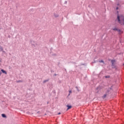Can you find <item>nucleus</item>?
I'll list each match as a JSON object with an SVG mask.
<instances>
[{"instance_id": "nucleus-5", "label": "nucleus", "mask_w": 124, "mask_h": 124, "mask_svg": "<svg viewBox=\"0 0 124 124\" xmlns=\"http://www.w3.org/2000/svg\"><path fill=\"white\" fill-rule=\"evenodd\" d=\"M117 31H118L119 34H121V33H123V32H122V31H121V30L120 29H118Z\"/></svg>"}, {"instance_id": "nucleus-17", "label": "nucleus", "mask_w": 124, "mask_h": 124, "mask_svg": "<svg viewBox=\"0 0 124 124\" xmlns=\"http://www.w3.org/2000/svg\"><path fill=\"white\" fill-rule=\"evenodd\" d=\"M54 76H57V75H56V74H54Z\"/></svg>"}, {"instance_id": "nucleus-13", "label": "nucleus", "mask_w": 124, "mask_h": 124, "mask_svg": "<svg viewBox=\"0 0 124 124\" xmlns=\"http://www.w3.org/2000/svg\"><path fill=\"white\" fill-rule=\"evenodd\" d=\"M113 30V31H118V29H117V28H114Z\"/></svg>"}, {"instance_id": "nucleus-19", "label": "nucleus", "mask_w": 124, "mask_h": 124, "mask_svg": "<svg viewBox=\"0 0 124 124\" xmlns=\"http://www.w3.org/2000/svg\"><path fill=\"white\" fill-rule=\"evenodd\" d=\"M60 114H61V113H60V112H59V113H58V115H60Z\"/></svg>"}, {"instance_id": "nucleus-7", "label": "nucleus", "mask_w": 124, "mask_h": 124, "mask_svg": "<svg viewBox=\"0 0 124 124\" xmlns=\"http://www.w3.org/2000/svg\"><path fill=\"white\" fill-rule=\"evenodd\" d=\"M1 116L2 118H6V115H5L4 114H2Z\"/></svg>"}, {"instance_id": "nucleus-12", "label": "nucleus", "mask_w": 124, "mask_h": 124, "mask_svg": "<svg viewBox=\"0 0 124 124\" xmlns=\"http://www.w3.org/2000/svg\"><path fill=\"white\" fill-rule=\"evenodd\" d=\"M72 92H71V90L69 91V94L68 95H70V93H71Z\"/></svg>"}, {"instance_id": "nucleus-20", "label": "nucleus", "mask_w": 124, "mask_h": 124, "mask_svg": "<svg viewBox=\"0 0 124 124\" xmlns=\"http://www.w3.org/2000/svg\"><path fill=\"white\" fill-rule=\"evenodd\" d=\"M19 82H20V81H17V82H18V83H19Z\"/></svg>"}, {"instance_id": "nucleus-3", "label": "nucleus", "mask_w": 124, "mask_h": 124, "mask_svg": "<svg viewBox=\"0 0 124 124\" xmlns=\"http://www.w3.org/2000/svg\"><path fill=\"white\" fill-rule=\"evenodd\" d=\"M115 60H111V62L112 63V66H115Z\"/></svg>"}, {"instance_id": "nucleus-2", "label": "nucleus", "mask_w": 124, "mask_h": 124, "mask_svg": "<svg viewBox=\"0 0 124 124\" xmlns=\"http://www.w3.org/2000/svg\"><path fill=\"white\" fill-rule=\"evenodd\" d=\"M31 44L32 47H35V48H38V44H37V42H35L34 41H31Z\"/></svg>"}, {"instance_id": "nucleus-1", "label": "nucleus", "mask_w": 124, "mask_h": 124, "mask_svg": "<svg viewBox=\"0 0 124 124\" xmlns=\"http://www.w3.org/2000/svg\"><path fill=\"white\" fill-rule=\"evenodd\" d=\"M117 20L120 23V24H122V22H124V16L123 15L118 16H117Z\"/></svg>"}, {"instance_id": "nucleus-10", "label": "nucleus", "mask_w": 124, "mask_h": 124, "mask_svg": "<svg viewBox=\"0 0 124 124\" xmlns=\"http://www.w3.org/2000/svg\"><path fill=\"white\" fill-rule=\"evenodd\" d=\"M107 96V94H105L103 96V98H105V97H106Z\"/></svg>"}, {"instance_id": "nucleus-9", "label": "nucleus", "mask_w": 124, "mask_h": 124, "mask_svg": "<svg viewBox=\"0 0 124 124\" xmlns=\"http://www.w3.org/2000/svg\"><path fill=\"white\" fill-rule=\"evenodd\" d=\"M67 107L68 108L67 110H69V109H70V108H71V106L67 105Z\"/></svg>"}, {"instance_id": "nucleus-11", "label": "nucleus", "mask_w": 124, "mask_h": 124, "mask_svg": "<svg viewBox=\"0 0 124 124\" xmlns=\"http://www.w3.org/2000/svg\"><path fill=\"white\" fill-rule=\"evenodd\" d=\"M0 51H3V48L0 46Z\"/></svg>"}, {"instance_id": "nucleus-15", "label": "nucleus", "mask_w": 124, "mask_h": 124, "mask_svg": "<svg viewBox=\"0 0 124 124\" xmlns=\"http://www.w3.org/2000/svg\"><path fill=\"white\" fill-rule=\"evenodd\" d=\"M76 88L77 89V91H79V89H78V87H76Z\"/></svg>"}, {"instance_id": "nucleus-4", "label": "nucleus", "mask_w": 124, "mask_h": 124, "mask_svg": "<svg viewBox=\"0 0 124 124\" xmlns=\"http://www.w3.org/2000/svg\"><path fill=\"white\" fill-rule=\"evenodd\" d=\"M1 72H2V73H4V74H7V72H6V71H5L3 69H1Z\"/></svg>"}, {"instance_id": "nucleus-16", "label": "nucleus", "mask_w": 124, "mask_h": 124, "mask_svg": "<svg viewBox=\"0 0 124 124\" xmlns=\"http://www.w3.org/2000/svg\"><path fill=\"white\" fill-rule=\"evenodd\" d=\"M105 78H109V76H106L105 77Z\"/></svg>"}, {"instance_id": "nucleus-8", "label": "nucleus", "mask_w": 124, "mask_h": 124, "mask_svg": "<svg viewBox=\"0 0 124 124\" xmlns=\"http://www.w3.org/2000/svg\"><path fill=\"white\" fill-rule=\"evenodd\" d=\"M48 81H49V79H46V80H44L43 83H46V82H48Z\"/></svg>"}, {"instance_id": "nucleus-6", "label": "nucleus", "mask_w": 124, "mask_h": 124, "mask_svg": "<svg viewBox=\"0 0 124 124\" xmlns=\"http://www.w3.org/2000/svg\"><path fill=\"white\" fill-rule=\"evenodd\" d=\"M54 17L57 18V17H58L59 16V15L56 14H54Z\"/></svg>"}, {"instance_id": "nucleus-14", "label": "nucleus", "mask_w": 124, "mask_h": 124, "mask_svg": "<svg viewBox=\"0 0 124 124\" xmlns=\"http://www.w3.org/2000/svg\"><path fill=\"white\" fill-rule=\"evenodd\" d=\"M99 62H104V61H103V60H101L99 61Z\"/></svg>"}, {"instance_id": "nucleus-18", "label": "nucleus", "mask_w": 124, "mask_h": 124, "mask_svg": "<svg viewBox=\"0 0 124 124\" xmlns=\"http://www.w3.org/2000/svg\"><path fill=\"white\" fill-rule=\"evenodd\" d=\"M116 9H117V10H118L119 9V8H118V7H117V8H116Z\"/></svg>"}]
</instances>
